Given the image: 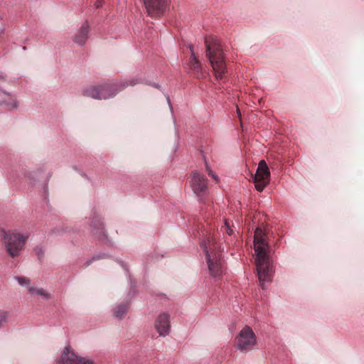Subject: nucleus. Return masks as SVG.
<instances>
[{"mask_svg": "<svg viewBox=\"0 0 364 364\" xmlns=\"http://www.w3.org/2000/svg\"><path fill=\"white\" fill-rule=\"evenodd\" d=\"M102 258V256L101 255H95V256H93L91 259H88L85 262V266L87 267L89 266L92 262V261L94 260H97L99 259Z\"/></svg>", "mask_w": 364, "mask_h": 364, "instance_id": "obj_23", "label": "nucleus"}, {"mask_svg": "<svg viewBox=\"0 0 364 364\" xmlns=\"http://www.w3.org/2000/svg\"><path fill=\"white\" fill-rule=\"evenodd\" d=\"M2 93L5 94V95H9V93H7L5 91H2Z\"/></svg>", "mask_w": 364, "mask_h": 364, "instance_id": "obj_31", "label": "nucleus"}, {"mask_svg": "<svg viewBox=\"0 0 364 364\" xmlns=\"http://www.w3.org/2000/svg\"><path fill=\"white\" fill-rule=\"evenodd\" d=\"M266 237L263 230L257 227L254 235V247L258 279L263 289H266L265 283L271 282L272 277V268L268 255L269 245Z\"/></svg>", "mask_w": 364, "mask_h": 364, "instance_id": "obj_1", "label": "nucleus"}, {"mask_svg": "<svg viewBox=\"0 0 364 364\" xmlns=\"http://www.w3.org/2000/svg\"><path fill=\"white\" fill-rule=\"evenodd\" d=\"M192 73L196 77L200 78L203 77V73L202 72V67L200 64L198 65L196 68L192 70Z\"/></svg>", "mask_w": 364, "mask_h": 364, "instance_id": "obj_19", "label": "nucleus"}, {"mask_svg": "<svg viewBox=\"0 0 364 364\" xmlns=\"http://www.w3.org/2000/svg\"><path fill=\"white\" fill-rule=\"evenodd\" d=\"M16 280L21 286H28L30 284V279L24 277H16Z\"/></svg>", "mask_w": 364, "mask_h": 364, "instance_id": "obj_18", "label": "nucleus"}, {"mask_svg": "<svg viewBox=\"0 0 364 364\" xmlns=\"http://www.w3.org/2000/svg\"><path fill=\"white\" fill-rule=\"evenodd\" d=\"M257 343L256 336L252 329L245 326L235 338V348L241 352H247L253 348Z\"/></svg>", "mask_w": 364, "mask_h": 364, "instance_id": "obj_6", "label": "nucleus"}, {"mask_svg": "<svg viewBox=\"0 0 364 364\" xmlns=\"http://www.w3.org/2000/svg\"><path fill=\"white\" fill-rule=\"evenodd\" d=\"M188 47L191 51V58L196 57L194 53V46L192 44H189Z\"/></svg>", "mask_w": 364, "mask_h": 364, "instance_id": "obj_24", "label": "nucleus"}, {"mask_svg": "<svg viewBox=\"0 0 364 364\" xmlns=\"http://www.w3.org/2000/svg\"><path fill=\"white\" fill-rule=\"evenodd\" d=\"M78 358L69 346L65 347L58 364H76Z\"/></svg>", "mask_w": 364, "mask_h": 364, "instance_id": "obj_13", "label": "nucleus"}, {"mask_svg": "<svg viewBox=\"0 0 364 364\" xmlns=\"http://www.w3.org/2000/svg\"><path fill=\"white\" fill-rule=\"evenodd\" d=\"M200 63L196 57L190 58V60L188 63L189 69L192 71L194 70Z\"/></svg>", "mask_w": 364, "mask_h": 364, "instance_id": "obj_17", "label": "nucleus"}, {"mask_svg": "<svg viewBox=\"0 0 364 364\" xmlns=\"http://www.w3.org/2000/svg\"><path fill=\"white\" fill-rule=\"evenodd\" d=\"M208 174L212 176L215 181L218 180V176L212 171V170H210L208 172Z\"/></svg>", "mask_w": 364, "mask_h": 364, "instance_id": "obj_26", "label": "nucleus"}, {"mask_svg": "<svg viewBox=\"0 0 364 364\" xmlns=\"http://www.w3.org/2000/svg\"><path fill=\"white\" fill-rule=\"evenodd\" d=\"M252 178L256 190L262 192L270 181V171L264 160L259 162L257 172Z\"/></svg>", "mask_w": 364, "mask_h": 364, "instance_id": "obj_7", "label": "nucleus"}, {"mask_svg": "<svg viewBox=\"0 0 364 364\" xmlns=\"http://www.w3.org/2000/svg\"><path fill=\"white\" fill-rule=\"evenodd\" d=\"M91 232L99 240H107V236L100 218L95 215L91 224Z\"/></svg>", "mask_w": 364, "mask_h": 364, "instance_id": "obj_11", "label": "nucleus"}, {"mask_svg": "<svg viewBox=\"0 0 364 364\" xmlns=\"http://www.w3.org/2000/svg\"><path fill=\"white\" fill-rule=\"evenodd\" d=\"M28 291L30 294H36L39 296H41L46 299H48L50 297V294L44 291L42 288H34V287H30L28 289Z\"/></svg>", "mask_w": 364, "mask_h": 364, "instance_id": "obj_15", "label": "nucleus"}, {"mask_svg": "<svg viewBox=\"0 0 364 364\" xmlns=\"http://www.w3.org/2000/svg\"><path fill=\"white\" fill-rule=\"evenodd\" d=\"M76 364H93L90 360L79 357Z\"/></svg>", "mask_w": 364, "mask_h": 364, "instance_id": "obj_22", "label": "nucleus"}, {"mask_svg": "<svg viewBox=\"0 0 364 364\" xmlns=\"http://www.w3.org/2000/svg\"><path fill=\"white\" fill-rule=\"evenodd\" d=\"M0 235L4 240V243L8 253L11 257H16L19 255L23 250L26 241L29 237V234H21L18 232H12L0 229Z\"/></svg>", "mask_w": 364, "mask_h": 364, "instance_id": "obj_4", "label": "nucleus"}, {"mask_svg": "<svg viewBox=\"0 0 364 364\" xmlns=\"http://www.w3.org/2000/svg\"><path fill=\"white\" fill-rule=\"evenodd\" d=\"M89 28L88 22L85 21L73 36V41L80 46L84 45L88 38Z\"/></svg>", "mask_w": 364, "mask_h": 364, "instance_id": "obj_12", "label": "nucleus"}, {"mask_svg": "<svg viewBox=\"0 0 364 364\" xmlns=\"http://www.w3.org/2000/svg\"><path fill=\"white\" fill-rule=\"evenodd\" d=\"M5 80V76L2 73H0V82L4 81Z\"/></svg>", "mask_w": 364, "mask_h": 364, "instance_id": "obj_27", "label": "nucleus"}, {"mask_svg": "<svg viewBox=\"0 0 364 364\" xmlns=\"http://www.w3.org/2000/svg\"><path fill=\"white\" fill-rule=\"evenodd\" d=\"M205 45L206 55L215 71V77L218 80L223 79L227 72V68L224 61L221 45L218 39L215 36H208L205 38Z\"/></svg>", "mask_w": 364, "mask_h": 364, "instance_id": "obj_3", "label": "nucleus"}, {"mask_svg": "<svg viewBox=\"0 0 364 364\" xmlns=\"http://www.w3.org/2000/svg\"><path fill=\"white\" fill-rule=\"evenodd\" d=\"M148 14L157 16L162 14L166 5V0H144Z\"/></svg>", "mask_w": 364, "mask_h": 364, "instance_id": "obj_9", "label": "nucleus"}, {"mask_svg": "<svg viewBox=\"0 0 364 364\" xmlns=\"http://www.w3.org/2000/svg\"><path fill=\"white\" fill-rule=\"evenodd\" d=\"M170 316L166 313L161 314L155 321V328L159 336H166L170 333Z\"/></svg>", "mask_w": 364, "mask_h": 364, "instance_id": "obj_10", "label": "nucleus"}, {"mask_svg": "<svg viewBox=\"0 0 364 364\" xmlns=\"http://www.w3.org/2000/svg\"><path fill=\"white\" fill-rule=\"evenodd\" d=\"M34 252L40 259L43 257L44 250L43 249V247L38 246L34 248Z\"/></svg>", "mask_w": 364, "mask_h": 364, "instance_id": "obj_21", "label": "nucleus"}, {"mask_svg": "<svg viewBox=\"0 0 364 364\" xmlns=\"http://www.w3.org/2000/svg\"><path fill=\"white\" fill-rule=\"evenodd\" d=\"M9 318V312L0 309V328L7 323Z\"/></svg>", "mask_w": 364, "mask_h": 364, "instance_id": "obj_16", "label": "nucleus"}, {"mask_svg": "<svg viewBox=\"0 0 364 364\" xmlns=\"http://www.w3.org/2000/svg\"><path fill=\"white\" fill-rule=\"evenodd\" d=\"M167 100H168V102L169 105L171 106V101H170L168 97H167Z\"/></svg>", "mask_w": 364, "mask_h": 364, "instance_id": "obj_30", "label": "nucleus"}, {"mask_svg": "<svg viewBox=\"0 0 364 364\" xmlns=\"http://www.w3.org/2000/svg\"><path fill=\"white\" fill-rule=\"evenodd\" d=\"M209 244V240H204L201 242L200 246L205 253L206 262L210 276L215 279H220L224 272L223 261L220 254L208 251Z\"/></svg>", "mask_w": 364, "mask_h": 364, "instance_id": "obj_5", "label": "nucleus"}, {"mask_svg": "<svg viewBox=\"0 0 364 364\" xmlns=\"http://www.w3.org/2000/svg\"><path fill=\"white\" fill-rule=\"evenodd\" d=\"M208 174L212 176L215 181L218 180V176L212 171V170H210L208 172Z\"/></svg>", "mask_w": 364, "mask_h": 364, "instance_id": "obj_25", "label": "nucleus"}, {"mask_svg": "<svg viewBox=\"0 0 364 364\" xmlns=\"http://www.w3.org/2000/svg\"><path fill=\"white\" fill-rule=\"evenodd\" d=\"M237 114L239 116H240V112L239 109H237Z\"/></svg>", "mask_w": 364, "mask_h": 364, "instance_id": "obj_32", "label": "nucleus"}, {"mask_svg": "<svg viewBox=\"0 0 364 364\" xmlns=\"http://www.w3.org/2000/svg\"><path fill=\"white\" fill-rule=\"evenodd\" d=\"M222 230L225 231L228 235H232L233 234V230L230 228V225L227 220H225V224L222 227Z\"/></svg>", "mask_w": 364, "mask_h": 364, "instance_id": "obj_20", "label": "nucleus"}, {"mask_svg": "<svg viewBox=\"0 0 364 364\" xmlns=\"http://www.w3.org/2000/svg\"><path fill=\"white\" fill-rule=\"evenodd\" d=\"M18 103L16 101H14V103L13 104V107H17Z\"/></svg>", "mask_w": 364, "mask_h": 364, "instance_id": "obj_29", "label": "nucleus"}, {"mask_svg": "<svg viewBox=\"0 0 364 364\" xmlns=\"http://www.w3.org/2000/svg\"><path fill=\"white\" fill-rule=\"evenodd\" d=\"M190 186L199 198H203L208 194L207 178L197 171L191 173Z\"/></svg>", "mask_w": 364, "mask_h": 364, "instance_id": "obj_8", "label": "nucleus"}, {"mask_svg": "<svg viewBox=\"0 0 364 364\" xmlns=\"http://www.w3.org/2000/svg\"><path fill=\"white\" fill-rule=\"evenodd\" d=\"M141 83L138 77H132L114 84L92 85L82 90V95L95 100H107L114 97L119 92L128 86H134Z\"/></svg>", "mask_w": 364, "mask_h": 364, "instance_id": "obj_2", "label": "nucleus"}, {"mask_svg": "<svg viewBox=\"0 0 364 364\" xmlns=\"http://www.w3.org/2000/svg\"><path fill=\"white\" fill-rule=\"evenodd\" d=\"M128 304H120L113 310L114 316L118 319H122L127 314L128 311Z\"/></svg>", "mask_w": 364, "mask_h": 364, "instance_id": "obj_14", "label": "nucleus"}, {"mask_svg": "<svg viewBox=\"0 0 364 364\" xmlns=\"http://www.w3.org/2000/svg\"><path fill=\"white\" fill-rule=\"evenodd\" d=\"M205 166H206V170H207V171L208 173L209 171L211 170V169H210V166H208V164L207 163H205Z\"/></svg>", "mask_w": 364, "mask_h": 364, "instance_id": "obj_28", "label": "nucleus"}]
</instances>
